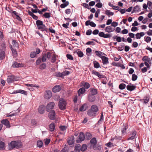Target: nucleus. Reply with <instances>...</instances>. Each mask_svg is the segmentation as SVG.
<instances>
[{
    "mask_svg": "<svg viewBox=\"0 0 152 152\" xmlns=\"http://www.w3.org/2000/svg\"><path fill=\"white\" fill-rule=\"evenodd\" d=\"M37 144L39 147L41 148L42 146V142L41 140H38L37 141Z\"/></svg>",
    "mask_w": 152,
    "mask_h": 152,
    "instance_id": "41",
    "label": "nucleus"
},
{
    "mask_svg": "<svg viewBox=\"0 0 152 152\" xmlns=\"http://www.w3.org/2000/svg\"><path fill=\"white\" fill-rule=\"evenodd\" d=\"M79 138L76 140V142L77 143H80L82 141L84 140L85 138V135L83 132H80L79 135Z\"/></svg>",
    "mask_w": 152,
    "mask_h": 152,
    "instance_id": "5",
    "label": "nucleus"
},
{
    "mask_svg": "<svg viewBox=\"0 0 152 152\" xmlns=\"http://www.w3.org/2000/svg\"><path fill=\"white\" fill-rule=\"evenodd\" d=\"M62 72L64 77L65 75H69L70 73L68 71H64Z\"/></svg>",
    "mask_w": 152,
    "mask_h": 152,
    "instance_id": "55",
    "label": "nucleus"
},
{
    "mask_svg": "<svg viewBox=\"0 0 152 152\" xmlns=\"http://www.w3.org/2000/svg\"><path fill=\"white\" fill-rule=\"evenodd\" d=\"M87 108V104H84L80 107L79 110L80 111H84L86 110Z\"/></svg>",
    "mask_w": 152,
    "mask_h": 152,
    "instance_id": "18",
    "label": "nucleus"
},
{
    "mask_svg": "<svg viewBox=\"0 0 152 152\" xmlns=\"http://www.w3.org/2000/svg\"><path fill=\"white\" fill-rule=\"evenodd\" d=\"M88 99L89 102H93L95 100L96 98L94 96L89 94L88 96Z\"/></svg>",
    "mask_w": 152,
    "mask_h": 152,
    "instance_id": "16",
    "label": "nucleus"
},
{
    "mask_svg": "<svg viewBox=\"0 0 152 152\" xmlns=\"http://www.w3.org/2000/svg\"><path fill=\"white\" fill-rule=\"evenodd\" d=\"M101 59L102 61L103 64H106L108 63V58L107 57L103 56L101 57Z\"/></svg>",
    "mask_w": 152,
    "mask_h": 152,
    "instance_id": "19",
    "label": "nucleus"
},
{
    "mask_svg": "<svg viewBox=\"0 0 152 152\" xmlns=\"http://www.w3.org/2000/svg\"><path fill=\"white\" fill-rule=\"evenodd\" d=\"M115 30V28L112 27L111 26L106 27L105 29V31L108 33L113 32Z\"/></svg>",
    "mask_w": 152,
    "mask_h": 152,
    "instance_id": "12",
    "label": "nucleus"
},
{
    "mask_svg": "<svg viewBox=\"0 0 152 152\" xmlns=\"http://www.w3.org/2000/svg\"><path fill=\"white\" fill-rule=\"evenodd\" d=\"M92 137L91 134L89 132H87L86 134L85 138L87 140H89Z\"/></svg>",
    "mask_w": 152,
    "mask_h": 152,
    "instance_id": "32",
    "label": "nucleus"
},
{
    "mask_svg": "<svg viewBox=\"0 0 152 152\" xmlns=\"http://www.w3.org/2000/svg\"><path fill=\"white\" fill-rule=\"evenodd\" d=\"M17 80V78L15 76L11 75L8 76L7 82L8 83H10Z\"/></svg>",
    "mask_w": 152,
    "mask_h": 152,
    "instance_id": "3",
    "label": "nucleus"
},
{
    "mask_svg": "<svg viewBox=\"0 0 152 152\" xmlns=\"http://www.w3.org/2000/svg\"><path fill=\"white\" fill-rule=\"evenodd\" d=\"M138 44L136 42H133L132 44L133 47L134 48H136L138 46Z\"/></svg>",
    "mask_w": 152,
    "mask_h": 152,
    "instance_id": "52",
    "label": "nucleus"
},
{
    "mask_svg": "<svg viewBox=\"0 0 152 152\" xmlns=\"http://www.w3.org/2000/svg\"><path fill=\"white\" fill-rule=\"evenodd\" d=\"M84 86L86 89H88L90 87V85L88 83L86 82L85 83Z\"/></svg>",
    "mask_w": 152,
    "mask_h": 152,
    "instance_id": "51",
    "label": "nucleus"
},
{
    "mask_svg": "<svg viewBox=\"0 0 152 152\" xmlns=\"http://www.w3.org/2000/svg\"><path fill=\"white\" fill-rule=\"evenodd\" d=\"M61 89V88L59 85L55 86L52 89V91L54 92H57L59 91Z\"/></svg>",
    "mask_w": 152,
    "mask_h": 152,
    "instance_id": "15",
    "label": "nucleus"
},
{
    "mask_svg": "<svg viewBox=\"0 0 152 152\" xmlns=\"http://www.w3.org/2000/svg\"><path fill=\"white\" fill-rule=\"evenodd\" d=\"M45 18H49L51 17V13L49 12H45L43 15Z\"/></svg>",
    "mask_w": 152,
    "mask_h": 152,
    "instance_id": "35",
    "label": "nucleus"
},
{
    "mask_svg": "<svg viewBox=\"0 0 152 152\" xmlns=\"http://www.w3.org/2000/svg\"><path fill=\"white\" fill-rule=\"evenodd\" d=\"M45 109V106L43 105H41L39 107V112L41 114H43L44 112Z\"/></svg>",
    "mask_w": 152,
    "mask_h": 152,
    "instance_id": "21",
    "label": "nucleus"
},
{
    "mask_svg": "<svg viewBox=\"0 0 152 152\" xmlns=\"http://www.w3.org/2000/svg\"><path fill=\"white\" fill-rule=\"evenodd\" d=\"M137 76L135 74H133L132 76V80L133 81H135L137 80Z\"/></svg>",
    "mask_w": 152,
    "mask_h": 152,
    "instance_id": "44",
    "label": "nucleus"
},
{
    "mask_svg": "<svg viewBox=\"0 0 152 152\" xmlns=\"http://www.w3.org/2000/svg\"><path fill=\"white\" fill-rule=\"evenodd\" d=\"M46 57L48 59H49L51 56V53L50 52H48L47 53Z\"/></svg>",
    "mask_w": 152,
    "mask_h": 152,
    "instance_id": "54",
    "label": "nucleus"
},
{
    "mask_svg": "<svg viewBox=\"0 0 152 152\" xmlns=\"http://www.w3.org/2000/svg\"><path fill=\"white\" fill-rule=\"evenodd\" d=\"M98 110L99 109L97 106L96 105H92L90 109L88 111L87 114L90 117H95Z\"/></svg>",
    "mask_w": 152,
    "mask_h": 152,
    "instance_id": "1",
    "label": "nucleus"
},
{
    "mask_svg": "<svg viewBox=\"0 0 152 152\" xmlns=\"http://www.w3.org/2000/svg\"><path fill=\"white\" fill-rule=\"evenodd\" d=\"M49 117L51 120H53L55 118V113L54 111L52 110L49 113Z\"/></svg>",
    "mask_w": 152,
    "mask_h": 152,
    "instance_id": "11",
    "label": "nucleus"
},
{
    "mask_svg": "<svg viewBox=\"0 0 152 152\" xmlns=\"http://www.w3.org/2000/svg\"><path fill=\"white\" fill-rule=\"evenodd\" d=\"M126 87V85L124 83H121L119 85V88L120 89L123 90Z\"/></svg>",
    "mask_w": 152,
    "mask_h": 152,
    "instance_id": "39",
    "label": "nucleus"
},
{
    "mask_svg": "<svg viewBox=\"0 0 152 152\" xmlns=\"http://www.w3.org/2000/svg\"><path fill=\"white\" fill-rule=\"evenodd\" d=\"M69 25V22H67V23H66V24H65V23H64L62 24V26L65 28H68V26Z\"/></svg>",
    "mask_w": 152,
    "mask_h": 152,
    "instance_id": "60",
    "label": "nucleus"
},
{
    "mask_svg": "<svg viewBox=\"0 0 152 152\" xmlns=\"http://www.w3.org/2000/svg\"><path fill=\"white\" fill-rule=\"evenodd\" d=\"M115 138L116 140H121L122 137L121 136H116L115 137Z\"/></svg>",
    "mask_w": 152,
    "mask_h": 152,
    "instance_id": "63",
    "label": "nucleus"
},
{
    "mask_svg": "<svg viewBox=\"0 0 152 152\" xmlns=\"http://www.w3.org/2000/svg\"><path fill=\"white\" fill-rule=\"evenodd\" d=\"M1 47L2 50L0 53V60H2L5 57V52L4 50L6 47L5 44L4 43L2 44L1 45Z\"/></svg>",
    "mask_w": 152,
    "mask_h": 152,
    "instance_id": "4",
    "label": "nucleus"
},
{
    "mask_svg": "<svg viewBox=\"0 0 152 152\" xmlns=\"http://www.w3.org/2000/svg\"><path fill=\"white\" fill-rule=\"evenodd\" d=\"M105 14L109 16L111 15L112 16L114 15V13L112 12H110V10H107L105 11Z\"/></svg>",
    "mask_w": 152,
    "mask_h": 152,
    "instance_id": "38",
    "label": "nucleus"
},
{
    "mask_svg": "<svg viewBox=\"0 0 152 152\" xmlns=\"http://www.w3.org/2000/svg\"><path fill=\"white\" fill-rule=\"evenodd\" d=\"M1 122L2 124H4L8 128H10V124L9 121L7 119H3L1 121Z\"/></svg>",
    "mask_w": 152,
    "mask_h": 152,
    "instance_id": "13",
    "label": "nucleus"
},
{
    "mask_svg": "<svg viewBox=\"0 0 152 152\" xmlns=\"http://www.w3.org/2000/svg\"><path fill=\"white\" fill-rule=\"evenodd\" d=\"M77 54L78 56L80 57H82L83 55V53L81 51H78L77 52Z\"/></svg>",
    "mask_w": 152,
    "mask_h": 152,
    "instance_id": "50",
    "label": "nucleus"
},
{
    "mask_svg": "<svg viewBox=\"0 0 152 152\" xmlns=\"http://www.w3.org/2000/svg\"><path fill=\"white\" fill-rule=\"evenodd\" d=\"M81 146L80 144H78L75 147V152H79L81 150Z\"/></svg>",
    "mask_w": 152,
    "mask_h": 152,
    "instance_id": "26",
    "label": "nucleus"
},
{
    "mask_svg": "<svg viewBox=\"0 0 152 152\" xmlns=\"http://www.w3.org/2000/svg\"><path fill=\"white\" fill-rule=\"evenodd\" d=\"M151 40V38L149 37H146L145 39V41L147 43L150 42Z\"/></svg>",
    "mask_w": 152,
    "mask_h": 152,
    "instance_id": "64",
    "label": "nucleus"
},
{
    "mask_svg": "<svg viewBox=\"0 0 152 152\" xmlns=\"http://www.w3.org/2000/svg\"><path fill=\"white\" fill-rule=\"evenodd\" d=\"M74 142L75 140L72 137L68 141V143L69 145H71L74 143Z\"/></svg>",
    "mask_w": 152,
    "mask_h": 152,
    "instance_id": "37",
    "label": "nucleus"
},
{
    "mask_svg": "<svg viewBox=\"0 0 152 152\" xmlns=\"http://www.w3.org/2000/svg\"><path fill=\"white\" fill-rule=\"evenodd\" d=\"M24 66V65L20 63H18L16 61L13 62L12 66L13 68H18L19 67H23Z\"/></svg>",
    "mask_w": 152,
    "mask_h": 152,
    "instance_id": "8",
    "label": "nucleus"
},
{
    "mask_svg": "<svg viewBox=\"0 0 152 152\" xmlns=\"http://www.w3.org/2000/svg\"><path fill=\"white\" fill-rule=\"evenodd\" d=\"M52 96V93L51 91L47 90L45 91L44 94L45 98L47 99H49Z\"/></svg>",
    "mask_w": 152,
    "mask_h": 152,
    "instance_id": "7",
    "label": "nucleus"
},
{
    "mask_svg": "<svg viewBox=\"0 0 152 152\" xmlns=\"http://www.w3.org/2000/svg\"><path fill=\"white\" fill-rule=\"evenodd\" d=\"M37 28L41 30L42 31H47L48 30V28L44 24L40 26H39L37 27Z\"/></svg>",
    "mask_w": 152,
    "mask_h": 152,
    "instance_id": "17",
    "label": "nucleus"
},
{
    "mask_svg": "<svg viewBox=\"0 0 152 152\" xmlns=\"http://www.w3.org/2000/svg\"><path fill=\"white\" fill-rule=\"evenodd\" d=\"M5 148V146L4 142L0 140V150H3Z\"/></svg>",
    "mask_w": 152,
    "mask_h": 152,
    "instance_id": "29",
    "label": "nucleus"
},
{
    "mask_svg": "<svg viewBox=\"0 0 152 152\" xmlns=\"http://www.w3.org/2000/svg\"><path fill=\"white\" fill-rule=\"evenodd\" d=\"M12 44L15 47L18 48V44L15 40H13L12 41Z\"/></svg>",
    "mask_w": 152,
    "mask_h": 152,
    "instance_id": "49",
    "label": "nucleus"
},
{
    "mask_svg": "<svg viewBox=\"0 0 152 152\" xmlns=\"http://www.w3.org/2000/svg\"><path fill=\"white\" fill-rule=\"evenodd\" d=\"M45 145H47L50 142V139H46L45 140Z\"/></svg>",
    "mask_w": 152,
    "mask_h": 152,
    "instance_id": "59",
    "label": "nucleus"
},
{
    "mask_svg": "<svg viewBox=\"0 0 152 152\" xmlns=\"http://www.w3.org/2000/svg\"><path fill=\"white\" fill-rule=\"evenodd\" d=\"M127 127L126 125L125 124H124L121 129V131L122 134H124L126 130L127 129Z\"/></svg>",
    "mask_w": 152,
    "mask_h": 152,
    "instance_id": "27",
    "label": "nucleus"
},
{
    "mask_svg": "<svg viewBox=\"0 0 152 152\" xmlns=\"http://www.w3.org/2000/svg\"><path fill=\"white\" fill-rule=\"evenodd\" d=\"M97 93V91L96 89L95 88H91L90 89V94L94 95Z\"/></svg>",
    "mask_w": 152,
    "mask_h": 152,
    "instance_id": "22",
    "label": "nucleus"
},
{
    "mask_svg": "<svg viewBox=\"0 0 152 152\" xmlns=\"http://www.w3.org/2000/svg\"><path fill=\"white\" fill-rule=\"evenodd\" d=\"M47 59L46 55L45 54H44L42 55V57L41 60L43 62H45L46 61Z\"/></svg>",
    "mask_w": 152,
    "mask_h": 152,
    "instance_id": "45",
    "label": "nucleus"
},
{
    "mask_svg": "<svg viewBox=\"0 0 152 152\" xmlns=\"http://www.w3.org/2000/svg\"><path fill=\"white\" fill-rule=\"evenodd\" d=\"M90 143L93 145L92 148L94 149H96V145L97 143L96 138L95 137L92 138L90 141Z\"/></svg>",
    "mask_w": 152,
    "mask_h": 152,
    "instance_id": "10",
    "label": "nucleus"
},
{
    "mask_svg": "<svg viewBox=\"0 0 152 152\" xmlns=\"http://www.w3.org/2000/svg\"><path fill=\"white\" fill-rule=\"evenodd\" d=\"M66 104V102L64 99H62L59 101L58 106L61 110H63L65 109Z\"/></svg>",
    "mask_w": 152,
    "mask_h": 152,
    "instance_id": "2",
    "label": "nucleus"
},
{
    "mask_svg": "<svg viewBox=\"0 0 152 152\" xmlns=\"http://www.w3.org/2000/svg\"><path fill=\"white\" fill-rule=\"evenodd\" d=\"M92 74H94L95 75L97 76L99 78L103 77V75H102L100 73L97 72L94 70H93L92 71Z\"/></svg>",
    "mask_w": 152,
    "mask_h": 152,
    "instance_id": "23",
    "label": "nucleus"
},
{
    "mask_svg": "<svg viewBox=\"0 0 152 152\" xmlns=\"http://www.w3.org/2000/svg\"><path fill=\"white\" fill-rule=\"evenodd\" d=\"M18 143L15 141H12L10 144H9V147L10 148L13 149L15 148L18 147Z\"/></svg>",
    "mask_w": 152,
    "mask_h": 152,
    "instance_id": "6",
    "label": "nucleus"
},
{
    "mask_svg": "<svg viewBox=\"0 0 152 152\" xmlns=\"http://www.w3.org/2000/svg\"><path fill=\"white\" fill-rule=\"evenodd\" d=\"M95 53L96 56L101 58L102 56H103L104 55H105L104 53L99 51H96Z\"/></svg>",
    "mask_w": 152,
    "mask_h": 152,
    "instance_id": "24",
    "label": "nucleus"
},
{
    "mask_svg": "<svg viewBox=\"0 0 152 152\" xmlns=\"http://www.w3.org/2000/svg\"><path fill=\"white\" fill-rule=\"evenodd\" d=\"M85 92V89L83 87L80 88L78 90V94L80 96L81 94H83Z\"/></svg>",
    "mask_w": 152,
    "mask_h": 152,
    "instance_id": "25",
    "label": "nucleus"
},
{
    "mask_svg": "<svg viewBox=\"0 0 152 152\" xmlns=\"http://www.w3.org/2000/svg\"><path fill=\"white\" fill-rule=\"evenodd\" d=\"M111 35L109 34H104V35L103 37L104 38H108L110 37H111Z\"/></svg>",
    "mask_w": 152,
    "mask_h": 152,
    "instance_id": "58",
    "label": "nucleus"
},
{
    "mask_svg": "<svg viewBox=\"0 0 152 152\" xmlns=\"http://www.w3.org/2000/svg\"><path fill=\"white\" fill-rule=\"evenodd\" d=\"M46 65L45 63H43L41 64L40 66L39 69H44L46 68Z\"/></svg>",
    "mask_w": 152,
    "mask_h": 152,
    "instance_id": "42",
    "label": "nucleus"
},
{
    "mask_svg": "<svg viewBox=\"0 0 152 152\" xmlns=\"http://www.w3.org/2000/svg\"><path fill=\"white\" fill-rule=\"evenodd\" d=\"M67 58L70 60H72L73 59V58L72 56L70 54H67L66 55Z\"/></svg>",
    "mask_w": 152,
    "mask_h": 152,
    "instance_id": "57",
    "label": "nucleus"
},
{
    "mask_svg": "<svg viewBox=\"0 0 152 152\" xmlns=\"http://www.w3.org/2000/svg\"><path fill=\"white\" fill-rule=\"evenodd\" d=\"M118 25V23L115 22H113L111 23V25L112 26H113L114 28L116 27Z\"/></svg>",
    "mask_w": 152,
    "mask_h": 152,
    "instance_id": "53",
    "label": "nucleus"
},
{
    "mask_svg": "<svg viewBox=\"0 0 152 152\" xmlns=\"http://www.w3.org/2000/svg\"><path fill=\"white\" fill-rule=\"evenodd\" d=\"M55 104L53 102H50L47 105L46 107V110L49 112L50 110L53 108Z\"/></svg>",
    "mask_w": 152,
    "mask_h": 152,
    "instance_id": "9",
    "label": "nucleus"
},
{
    "mask_svg": "<svg viewBox=\"0 0 152 152\" xmlns=\"http://www.w3.org/2000/svg\"><path fill=\"white\" fill-rule=\"evenodd\" d=\"M142 60L143 61H147L150 63L151 62L150 58L146 56H144L143 57L142 59Z\"/></svg>",
    "mask_w": 152,
    "mask_h": 152,
    "instance_id": "33",
    "label": "nucleus"
},
{
    "mask_svg": "<svg viewBox=\"0 0 152 152\" xmlns=\"http://www.w3.org/2000/svg\"><path fill=\"white\" fill-rule=\"evenodd\" d=\"M94 67L95 68H98L100 67L99 64L96 61H94L93 62Z\"/></svg>",
    "mask_w": 152,
    "mask_h": 152,
    "instance_id": "31",
    "label": "nucleus"
},
{
    "mask_svg": "<svg viewBox=\"0 0 152 152\" xmlns=\"http://www.w3.org/2000/svg\"><path fill=\"white\" fill-rule=\"evenodd\" d=\"M56 60V58L55 55L53 54L51 58V62L53 63H54L55 62Z\"/></svg>",
    "mask_w": 152,
    "mask_h": 152,
    "instance_id": "46",
    "label": "nucleus"
},
{
    "mask_svg": "<svg viewBox=\"0 0 152 152\" xmlns=\"http://www.w3.org/2000/svg\"><path fill=\"white\" fill-rule=\"evenodd\" d=\"M18 93H20L25 95H26L27 94V93L26 91L21 89H19V90L15 91L13 93H12V94H15Z\"/></svg>",
    "mask_w": 152,
    "mask_h": 152,
    "instance_id": "14",
    "label": "nucleus"
},
{
    "mask_svg": "<svg viewBox=\"0 0 152 152\" xmlns=\"http://www.w3.org/2000/svg\"><path fill=\"white\" fill-rule=\"evenodd\" d=\"M87 145L86 144H83L82 145L81 149L82 151H85L87 149Z\"/></svg>",
    "mask_w": 152,
    "mask_h": 152,
    "instance_id": "40",
    "label": "nucleus"
},
{
    "mask_svg": "<svg viewBox=\"0 0 152 152\" xmlns=\"http://www.w3.org/2000/svg\"><path fill=\"white\" fill-rule=\"evenodd\" d=\"M37 53L35 52H32L31 53L30 56L31 58H34L35 57Z\"/></svg>",
    "mask_w": 152,
    "mask_h": 152,
    "instance_id": "48",
    "label": "nucleus"
},
{
    "mask_svg": "<svg viewBox=\"0 0 152 152\" xmlns=\"http://www.w3.org/2000/svg\"><path fill=\"white\" fill-rule=\"evenodd\" d=\"M96 6L98 8H101L102 6V4L101 3H98L96 5Z\"/></svg>",
    "mask_w": 152,
    "mask_h": 152,
    "instance_id": "62",
    "label": "nucleus"
},
{
    "mask_svg": "<svg viewBox=\"0 0 152 152\" xmlns=\"http://www.w3.org/2000/svg\"><path fill=\"white\" fill-rule=\"evenodd\" d=\"M147 4L149 9H151L152 8V3L151 1H148Z\"/></svg>",
    "mask_w": 152,
    "mask_h": 152,
    "instance_id": "43",
    "label": "nucleus"
},
{
    "mask_svg": "<svg viewBox=\"0 0 152 152\" xmlns=\"http://www.w3.org/2000/svg\"><path fill=\"white\" fill-rule=\"evenodd\" d=\"M140 7L139 5H136L134 8L133 10L132 11V13H133L134 12L139 11L140 10Z\"/></svg>",
    "mask_w": 152,
    "mask_h": 152,
    "instance_id": "30",
    "label": "nucleus"
},
{
    "mask_svg": "<svg viewBox=\"0 0 152 152\" xmlns=\"http://www.w3.org/2000/svg\"><path fill=\"white\" fill-rule=\"evenodd\" d=\"M136 87V86L134 85H128L126 86L127 90L130 91H132L135 89Z\"/></svg>",
    "mask_w": 152,
    "mask_h": 152,
    "instance_id": "20",
    "label": "nucleus"
},
{
    "mask_svg": "<svg viewBox=\"0 0 152 152\" xmlns=\"http://www.w3.org/2000/svg\"><path fill=\"white\" fill-rule=\"evenodd\" d=\"M69 4V2L68 1H66L64 3L60 5V7L61 8H64L68 6Z\"/></svg>",
    "mask_w": 152,
    "mask_h": 152,
    "instance_id": "36",
    "label": "nucleus"
},
{
    "mask_svg": "<svg viewBox=\"0 0 152 152\" xmlns=\"http://www.w3.org/2000/svg\"><path fill=\"white\" fill-rule=\"evenodd\" d=\"M149 98L147 97H145V98L144 99V103L146 104H147L149 101Z\"/></svg>",
    "mask_w": 152,
    "mask_h": 152,
    "instance_id": "61",
    "label": "nucleus"
},
{
    "mask_svg": "<svg viewBox=\"0 0 152 152\" xmlns=\"http://www.w3.org/2000/svg\"><path fill=\"white\" fill-rule=\"evenodd\" d=\"M83 6L85 7L88 9H91V7H90V6L89 4V5L86 4V3H84L83 4Z\"/></svg>",
    "mask_w": 152,
    "mask_h": 152,
    "instance_id": "47",
    "label": "nucleus"
},
{
    "mask_svg": "<svg viewBox=\"0 0 152 152\" xmlns=\"http://www.w3.org/2000/svg\"><path fill=\"white\" fill-rule=\"evenodd\" d=\"M95 43L93 41H88L86 44V45H95Z\"/></svg>",
    "mask_w": 152,
    "mask_h": 152,
    "instance_id": "56",
    "label": "nucleus"
},
{
    "mask_svg": "<svg viewBox=\"0 0 152 152\" xmlns=\"http://www.w3.org/2000/svg\"><path fill=\"white\" fill-rule=\"evenodd\" d=\"M36 23L37 26V27L39 26L43 25V22L42 21L39 20H37L36 21Z\"/></svg>",
    "mask_w": 152,
    "mask_h": 152,
    "instance_id": "34",
    "label": "nucleus"
},
{
    "mask_svg": "<svg viewBox=\"0 0 152 152\" xmlns=\"http://www.w3.org/2000/svg\"><path fill=\"white\" fill-rule=\"evenodd\" d=\"M55 127L54 123H51L49 125V129L50 131L51 132L53 131L54 130Z\"/></svg>",
    "mask_w": 152,
    "mask_h": 152,
    "instance_id": "28",
    "label": "nucleus"
}]
</instances>
